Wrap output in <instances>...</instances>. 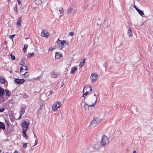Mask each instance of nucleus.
Wrapping results in <instances>:
<instances>
[{"instance_id": "obj_37", "label": "nucleus", "mask_w": 153, "mask_h": 153, "mask_svg": "<svg viewBox=\"0 0 153 153\" xmlns=\"http://www.w3.org/2000/svg\"><path fill=\"white\" fill-rule=\"evenodd\" d=\"M5 109V108H4L0 109V112H3L4 111Z\"/></svg>"}, {"instance_id": "obj_28", "label": "nucleus", "mask_w": 153, "mask_h": 153, "mask_svg": "<svg viewBox=\"0 0 153 153\" xmlns=\"http://www.w3.org/2000/svg\"><path fill=\"white\" fill-rule=\"evenodd\" d=\"M22 68L23 70H25V71H27V66L25 64L24 65H22Z\"/></svg>"}, {"instance_id": "obj_5", "label": "nucleus", "mask_w": 153, "mask_h": 153, "mask_svg": "<svg viewBox=\"0 0 153 153\" xmlns=\"http://www.w3.org/2000/svg\"><path fill=\"white\" fill-rule=\"evenodd\" d=\"M92 91L91 87L90 86H85L83 90V92L86 91L89 93V94H91V92Z\"/></svg>"}, {"instance_id": "obj_3", "label": "nucleus", "mask_w": 153, "mask_h": 153, "mask_svg": "<svg viewBox=\"0 0 153 153\" xmlns=\"http://www.w3.org/2000/svg\"><path fill=\"white\" fill-rule=\"evenodd\" d=\"M66 45V41L65 40L61 41L59 40L57 43V47L60 49L64 48Z\"/></svg>"}, {"instance_id": "obj_38", "label": "nucleus", "mask_w": 153, "mask_h": 153, "mask_svg": "<svg viewBox=\"0 0 153 153\" xmlns=\"http://www.w3.org/2000/svg\"><path fill=\"white\" fill-rule=\"evenodd\" d=\"M55 49V48H52V47H51L49 48V50L50 51H51Z\"/></svg>"}, {"instance_id": "obj_4", "label": "nucleus", "mask_w": 153, "mask_h": 153, "mask_svg": "<svg viewBox=\"0 0 153 153\" xmlns=\"http://www.w3.org/2000/svg\"><path fill=\"white\" fill-rule=\"evenodd\" d=\"M30 124L25 120H23L21 123V126L23 128V131H27L28 129Z\"/></svg>"}, {"instance_id": "obj_7", "label": "nucleus", "mask_w": 153, "mask_h": 153, "mask_svg": "<svg viewBox=\"0 0 153 153\" xmlns=\"http://www.w3.org/2000/svg\"><path fill=\"white\" fill-rule=\"evenodd\" d=\"M49 34L48 31L45 29H43L41 33V35L42 36L46 37L47 38Z\"/></svg>"}, {"instance_id": "obj_9", "label": "nucleus", "mask_w": 153, "mask_h": 153, "mask_svg": "<svg viewBox=\"0 0 153 153\" xmlns=\"http://www.w3.org/2000/svg\"><path fill=\"white\" fill-rule=\"evenodd\" d=\"M25 80L24 79H16L15 80L16 83L17 84H21L24 82Z\"/></svg>"}, {"instance_id": "obj_22", "label": "nucleus", "mask_w": 153, "mask_h": 153, "mask_svg": "<svg viewBox=\"0 0 153 153\" xmlns=\"http://www.w3.org/2000/svg\"><path fill=\"white\" fill-rule=\"evenodd\" d=\"M73 10V8L71 7H70L67 11L68 15H69L71 13Z\"/></svg>"}, {"instance_id": "obj_41", "label": "nucleus", "mask_w": 153, "mask_h": 153, "mask_svg": "<svg viewBox=\"0 0 153 153\" xmlns=\"http://www.w3.org/2000/svg\"><path fill=\"white\" fill-rule=\"evenodd\" d=\"M37 144V140H36L35 142V144L33 146H36Z\"/></svg>"}, {"instance_id": "obj_23", "label": "nucleus", "mask_w": 153, "mask_h": 153, "mask_svg": "<svg viewBox=\"0 0 153 153\" xmlns=\"http://www.w3.org/2000/svg\"><path fill=\"white\" fill-rule=\"evenodd\" d=\"M5 92L6 95V96H10L11 93L8 90L6 89L5 90Z\"/></svg>"}, {"instance_id": "obj_30", "label": "nucleus", "mask_w": 153, "mask_h": 153, "mask_svg": "<svg viewBox=\"0 0 153 153\" xmlns=\"http://www.w3.org/2000/svg\"><path fill=\"white\" fill-rule=\"evenodd\" d=\"M25 71V73H24V77H27L29 74V73L27 72L26 71Z\"/></svg>"}, {"instance_id": "obj_33", "label": "nucleus", "mask_w": 153, "mask_h": 153, "mask_svg": "<svg viewBox=\"0 0 153 153\" xmlns=\"http://www.w3.org/2000/svg\"><path fill=\"white\" fill-rule=\"evenodd\" d=\"M27 47H28L27 45H25V46L23 48V50L24 52H25V51L26 49L27 48Z\"/></svg>"}, {"instance_id": "obj_48", "label": "nucleus", "mask_w": 153, "mask_h": 153, "mask_svg": "<svg viewBox=\"0 0 153 153\" xmlns=\"http://www.w3.org/2000/svg\"><path fill=\"white\" fill-rule=\"evenodd\" d=\"M34 135L35 137H36V136L34 134Z\"/></svg>"}, {"instance_id": "obj_24", "label": "nucleus", "mask_w": 153, "mask_h": 153, "mask_svg": "<svg viewBox=\"0 0 153 153\" xmlns=\"http://www.w3.org/2000/svg\"><path fill=\"white\" fill-rule=\"evenodd\" d=\"M22 69H23L22 67H21L20 68V71L21 74L22 75L24 76V73H25V70H22Z\"/></svg>"}, {"instance_id": "obj_43", "label": "nucleus", "mask_w": 153, "mask_h": 153, "mask_svg": "<svg viewBox=\"0 0 153 153\" xmlns=\"http://www.w3.org/2000/svg\"><path fill=\"white\" fill-rule=\"evenodd\" d=\"M18 3L19 4H20L21 3V2L20 1H19V0H17Z\"/></svg>"}, {"instance_id": "obj_8", "label": "nucleus", "mask_w": 153, "mask_h": 153, "mask_svg": "<svg viewBox=\"0 0 153 153\" xmlns=\"http://www.w3.org/2000/svg\"><path fill=\"white\" fill-rule=\"evenodd\" d=\"M99 118H96L94 120H92L90 124L91 125H93L94 126L96 124H98L100 123V120Z\"/></svg>"}, {"instance_id": "obj_6", "label": "nucleus", "mask_w": 153, "mask_h": 153, "mask_svg": "<svg viewBox=\"0 0 153 153\" xmlns=\"http://www.w3.org/2000/svg\"><path fill=\"white\" fill-rule=\"evenodd\" d=\"M97 75L95 73H92L91 76V82H93L96 81L97 79Z\"/></svg>"}, {"instance_id": "obj_47", "label": "nucleus", "mask_w": 153, "mask_h": 153, "mask_svg": "<svg viewBox=\"0 0 153 153\" xmlns=\"http://www.w3.org/2000/svg\"><path fill=\"white\" fill-rule=\"evenodd\" d=\"M133 153H136V151H134L133 152Z\"/></svg>"}, {"instance_id": "obj_29", "label": "nucleus", "mask_w": 153, "mask_h": 153, "mask_svg": "<svg viewBox=\"0 0 153 153\" xmlns=\"http://www.w3.org/2000/svg\"><path fill=\"white\" fill-rule=\"evenodd\" d=\"M59 12L60 14H62L64 13L63 9L62 7H61L59 8Z\"/></svg>"}, {"instance_id": "obj_2", "label": "nucleus", "mask_w": 153, "mask_h": 153, "mask_svg": "<svg viewBox=\"0 0 153 153\" xmlns=\"http://www.w3.org/2000/svg\"><path fill=\"white\" fill-rule=\"evenodd\" d=\"M60 102L59 101H56L52 105V110L53 111H56L61 106Z\"/></svg>"}, {"instance_id": "obj_14", "label": "nucleus", "mask_w": 153, "mask_h": 153, "mask_svg": "<svg viewBox=\"0 0 153 153\" xmlns=\"http://www.w3.org/2000/svg\"><path fill=\"white\" fill-rule=\"evenodd\" d=\"M77 70V68L75 67H73L71 68V73L72 74H74Z\"/></svg>"}, {"instance_id": "obj_11", "label": "nucleus", "mask_w": 153, "mask_h": 153, "mask_svg": "<svg viewBox=\"0 0 153 153\" xmlns=\"http://www.w3.org/2000/svg\"><path fill=\"white\" fill-rule=\"evenodd\" d=\"M4 93V89L0 87V97L2 98Z\"/></svg>"}, {"instance_id": "obj_18", "label": "nucleus", "mask_w": 153, "mask_h": 153, "mask_svg": "<svg viewBox=\"0 0 153 153\" xmlns=\"http://www.w3.org/2000/svg\"><path fill=\"white\" fill-rule=\"evenodd\" d=\"M25 107H22L21 109V112L20 113V114H21V115H23L25 112Z\"/></svg>"}, {"instance_id": "obj_13", "label": "nucleus", "mask_w": 153, "mask_h": 153, "mask_svg": "<svg viewBox=\"0 0 153 153\" xmlns=\"http://www.w3.org/2000/svg\"><path fill=\"white\" fill-rule=\"evenodd\" d=\"M61 56V55L60 54L59 52H56V53L55 58L56 59L59 58Z\"/></svg>"}, {"instance_id": "obj_49", "label": "nucleus", "mask_w": 153, "mask_h": 153, "mask_svg": "<svg viewBox=\"0 0 153 153\" xmlns=\"http://www.w3.org/2000/svg\"><path fill=\"white\" fill-rule=\"evenodd\" d=\"M14 153H19L18 152H14Z\"/></svg>"}, {"instance_id": "obj_45", "label": "nucleus", "mask_w": 153, "mask_h": 153, "mask_svg": "<svg viewBox=\"0 0 153 153\" xmlns=\"http://www.w3.org/2000/svg\"><path fill=\"white\" fill-rule=\"evenodd\" d=\"M49 92L50 94H52V91H50Z\"/></svg>"}, {"instance_id": "obj_35", "label": "nucleus", "mask_w": 153, "mask_h": 153, "mask_svg": "<svg viewBox=\"0 0 153 153\" xmlns=\"http://www.w3.org/2000/svg\"><path fill=\"white\" fill-rule=\"evenodd\" d=\"M11 59H12V60H13L15 59V56H14L13 55H12V53H11Z\"/></svg>"}, {"instance_id": "obj_32", "label": "nucleus", "mask_w": 153, "mask_h": 153, "mask_svg": "<svg viewBox=\"0 0 153 153\" xmlns=\"http://www.w3.org/2000/svg\"><path fill=\"white\" fill-rule=\"evenodd\" d=\"M34 54V53L32 52L28 54V57H30L31 56H32Z\"/></svg>"}, {"instance_id": "obj_20", "label": "nucleus", "mask_w": 153, "mask_h": 153, "mask_svg": "<svg viewBox=\"0 0 153 153\" xmlns=\"http://www.w3.org/2000/svg\"><path fill=\"white\" fill-rule=\"evenodd\" d=\"M27 131L24 130L23 131V136L26 139H28V136L26 135V133Z\"/></svg>"}, {"instance_id": "obj_34", "label": "nucleus", "mask_w": 153, "mask_h": 153, "mask_svg": "<svg viewBox=\"0 0 153 153\" xmlns=\"http://www.w3.org/2000/svg\"><path fill=\"white\" fill-rule=\"evenodd\" d=\"M17 7V4H16V5L15 7L14 8V10H15V11H16V12L18 13Z\"/></svg>"}, {"instance_id": "obj_1", "label": "nucleus", "mask_w": 153, "mask_h": 153, "mask_svg": "<svg viewBox=\"0 0 153 153\" xmlns=\"http://www.w3.org/2000/svg\"><path fill=\"white\" fill-rule=\"evenodd\" d=\"M109 142L108 138L105 135L102 136L100 141V144L102 146H104L108 144Z\"/></svg>"}, {"instance_id": "obj_36", "label": "nucleus", "mask_w": 153, "mask_h": 153, "mask_svg": "<svg viewBox=\"0 0 153 153\" xmlns=\"http://www.w3.org/2000/svg\"><path fill=\"white\" fill-rule=\"evenodd\" d=\"M27 146V143H25L23 145V147L24 148H26Z\"/></svg>"}, {"instance_id": "obj_40", "label": "nucleus", "mask_w": 153, "mask_h": 153, "mask_svg": "<svg viewBox=\"0 0 153 153\" xmlns=\"http://www.w3.org/2000/svg\"><path fill=\"white\" fill-rule=\"evenodd\" d=\"M74 33L73 32H71L69 33V34L71 36H73L74 34Z\"/></svg>"}, {"instance_id": "obj_44", "label": "nucleus", "mask_w": 153, "mask_h": 153, "mask_svg": "<svg viewBox=\"0 0 153 153\" xmlns=\"http://www.w3.org/2000/svg\"><path fill=\"white\" fill-rule=\"evenodd\" d=\"M22 115H21V114H20V116L19 117V119H20L21 118V117H22Z\"/></svg>"}, {"instance_id": "obj_46", "label": "nucleus", "mask_w": 153, "mask_h": 153, "mask_svg": "<svg viewBox=\"0 0 153 153\" xmlns=\"http://www.w3.org/2000/svg\"><path fill=\"white\" fill-rule=\"evenodd\" d=\"M134 7L136 10V9H138L137 7H136V6L135 5H134Z\"/></svg>"}, {"instance_id": "obj_42", "label": "nucleus", "mask_w": 153, "mask_h": 153, "mask_svg": "<svg viewBox=\"0 0 153 153\" xmlns=\"http://www.w3.org/2000/svg\"><path fill=\"white\" fill-rule=\"evenodd\" d=\"M23 97H24V98H26V97H27V94H24V95H23Z\"/></svg>"}, {"instance_id": "obj_52", "label": "nucleus", "mask_w": 153, "mask_h": 153, "mask_svg": "<svg viewBox=\"0 0 153 153\" xmlns=\"http://www.w3.org/2000/svg\"><path fill=\"white\" fill-rule=\"evenodd\" d=\"M2 153H4V152H3Z\"/></svg>"}, {"instance_id": "obj_12", "label": "nucleus", "mask_w": 153, "mask_h": 153, "mask_svg": "<svg viewBox=\"0 0 153 153\" xmlns=\"http://www.w3.org/2000/svg\"><path fill=\"white\" fill-rule=\"evenodd\" d=\"M6 80L5 78L2 76L0 77V82L1 84H4Z\"/></svg>"}, {"instance_id": "obj_19", "label": "nucleus", "mask_w": 153, "mask_h": 153, "mask_svg": "<svg viewBox=\"0 0 153 153\" xmlns=\"http://www.w3.org/2000/svg\"><path fill=\"white\" fill-rule=\"evenodd\" d=\"M0 128L2 129H5V125L2 123L1 122H0Z\"/></svg>"}, {"instance_id": "obj_21", "label": "nucleus", "mask_w": 153, "mask_h": 153, "mask_svg": "<svg viewBox=\"0 0 153 153\" xmlns=\"http://www.w3.org/2000/svg\"><path fill=\"white\" fill-rule=\"evenodd\" d=\"M94 99L95 100V102L92 105H89V107H90V106H91L92 107H93L94 105V104L96 103V102H97V98L96 97V96L94 94Z\"/></svg>"}, {"instance_id": "obj_31", "label": "nucleus", "mask_w": 153, "mask_h": 153, "mask_svg": "<svg viewBox=\"0 0 153 153\" xmlns=\"http://www.w3.org/2000/svg\"><path fill=\"white\" fill-rule=\"evenodd\" d=\"M83 92V96L84 97V99H85L84 96L85 95V96H86L87 95V94H89V93H88L87 92H86V91H84V92Z\"/></svg>"}, {"instance_id": "obj_25", "label": "nucleus", "mask_w": 153, "mask_h": 153, "mask_svg": "<svg viewBox=\"0 0 153 153\" xmlns=\"http://www.w3.org/2000/svg\"><path fill=\"white\" fill-rule=\"evenodd\" d=\"M89 105L86 104H85L84 106V108L85 110H86L87 109H89Z\"/></svg>"}, {"instance_id": "obj_17", "label": "nucleus", "mask_w": 153, "mask_h": 153, "mask_svg": "<svg viewBox=\"0 0 153 153\" xmlns=\"http://www.w3.org/2000/svg\"><path fill=\"white\" fill-rule=\"evenodd\" d=\"M136 10L139 13V14L140 15L142 16H143V15H144V13H143V11H142L138 9H136Z\"/></svg>"}, {"instance_id": "obj_16", "label": "nucleus", "mask_w": 153, "mask_h": 153, "mask_svg": "<svg viewBox=\"0 0 153 153\" xmlns=\"http://www.w3.org/2000/svg\"><path fill=\"white\" fill-rule=\"evenodd\" d=\"M127 33L129 36H131L132 35V33L131 30V29L130 27H129L128 29L127 32Z\"/></svg>"}, {"instance_id": "obj_26", "label": "nucleus", "mask_w": 153, "mask_h": 153, "mask_svg": "<svg viewBox=\"0 0 153 153\" xmlns=\"http://www.w3.org/2000/svg\"><path fill=\"white\" fill-rule=\"evenodd\" d=\"M85 59H83V61L80 63L79 65V67H82L84 65V63L85 62Z\"/></svg>"}, {"instance_id": "obj_10", "label": "nucleus", "mask_w": 153, "mask_h": 153, "mask_svg": "<svg viewBox=\"0 0 153 153\" xmlns=\"http://www.w3.org/2000/svg\"><path fill=\"white\" fill-rule=\"evenodd\" d=\"M58 76V74L55 71H53L51 73V77L53 78H57Z\"/></svg>"}, {"instance_id": "obj_51", "label": "nucleus", "mask_w": 153, "mask_h": 153, "mask_svg": "<svg viewBox=\"0 0 153 153\" xmlns=\"http://www.w3.org/2000/svg\"><path fill=\"white\" fill-rule=\"evenodd\" d=\"M1 150H0V152H1Z\"/></svg>"}, {"instance_id": "obj_15", "label": "nucleus", "mask_w": 153, "mask_h": 153, "mask_svg": "<svg viewBox=\"0 0 153 153\" xmlns=\"http://www.w3.org/2000/svg\"><path fill=\"white\" fill-rule=\"evenodd\" d=\"M22 22V17H20L18 19L17 22V25L19 26H21V23Z\"/></svg>"}, {"instance_id": "obj_39", "label": "nucleus", "mask_w": 153, "mask_h": 153, "mask_svg": "<svg viewBox=\"0 0 153 153\" xmlns=\"http://www.w3.org/2000/svg\"><path fill=\"white\" fill-rule=\"evenodd\" d=\"M15 35L14 34V35H12L11 36H10L9 38L10 39H11L12 40H13V37H14V36Z\"/></svg>"}, {"instance_id": "obj_50", "label": "nucleus", "mask_w": 153, "mask_h": 153, "mask_svg": "<svg viewBox=\"0 0 153 153\" xmlns=\"http://www.w3.org/2000/svg\"><path fill=\"white\" fill-rule=\"evenodd\" d=\"M61 16V15H60L59 18H60Z\"/></svg>"}, {"instance_id": "obj_27", "label": "nucleus", "mask_w": 153, "mask_h": 153, "mask_svg": "<svg viewBox=\"0 0 153 153\" xmlns=\"http://www.w3.org/2000/svg\"><path fill=\"white\" fill-rule=\"evenodd\" d=\"M25 60L24 59H21L20 60V65H24V64H25Z\"/></svg>"}]
</instances>
